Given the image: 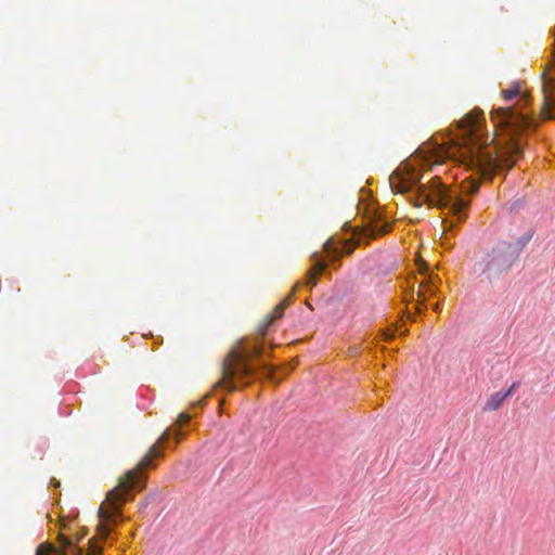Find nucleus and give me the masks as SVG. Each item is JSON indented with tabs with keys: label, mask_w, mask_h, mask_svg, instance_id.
<instances>
[{
	"label": "nucleus",
	"mask_w": 555,
	"mask_h": 555,
	"mask_svg": "<svg viewBox=\"0 0 555 555\" xmlns=\"http://www.w3.org/2000/svg\"><path fill=\"white\" fill-rule=\"evenodd\" d=\"M505 396L502 391H496L490 396L488 401L483 406V411H495L501 408L503 402L505 401Z\"/></svg>",
	"instance_id": "11"
},
{
	"label": "nucleus",
	"mask_w": 555,
	"mask_h": 555,
	"mask_svg": "<svg viewBox=\"0 0 555 555\" xmlns=\"http://www.w3.org/2000/svg\"><path fill=\"white\" fill-rule=\"evenodd\" d=\"M431 308H433V310H434L435 312H440V311H441V309H442V308H441V304H440V302H436V304H434Z\"/></svg>",
	"instance_id": "19"
},
{
	"label": "nucleus",
	"mask_w": 555,
	"mask_h": 555,
	"mask_svg": "<svg viewBox=\"0 0 555 555\" xmlns=\"http://www.w3.org/2000/svg\"><path fill=\"white\" fill-rule=\"evenodd\" d=\"M409 318L411 319V321H415V317L413 314H411L410 312H409Z\"/></svg>",
	"instance_id": "21"
},
{
	"label": "nucleus",
	"mask_w": 555,
	"mask_h": 555,
	"mask_svg": "<svg viewBox=\"0 0 555 555\" xmlns=\"http://www.w3.org/2000/svg\"><path fill=\"white\" fill-rule=\"evenodd\" d=\"M533 231L529 230L524 235L518 237L515 243H508V250L515 253V257L518 258L526 245L531 241Z\"/></svg>",
	"instance_id": "10"
},
{
	"label": "nucleus",
	"mask_w": 555,
	"mask_h": 555,
	"mask_svg": "<svg viewBox=\"0 0 555 555\" xmlns=\"http://www.w3.org/2000/svg\"><path fill=\"white\" fill-rule=\"evenodd\" d=\"M363 218L366 220L365 234L370 238L384 236L392 229V223L387 219L386 214L379 207H366L363 212Z\"/></svg>",
	"instance_id": "8"
},
{
	"label": "nucleus",
	"mask_w": 555,
	"mask_h": 555,
	"mask_svg": "<svg viewBox=\"0 0 555 555\" xmlns=\"http://www.w3.org/2000/svg\"><path fill=\"white\" fill-rule=\"evenodd\" d=\"M519 387V383L518 382H514L511 387L505 391L503 392V395L505 396V398H508L511 397L515 390Z\"/></svg>",
	"instance_id": "14"
},
{
	"label": "nucleus",
	"mask_w": 555,
	"mask_h": 555,
	"mask_svg": "<svg viewBox=\"0 0 555 555\" xmlns=\"http://www.w3.org/2000/svg\"><path fill=\"white\" fill-rule=\"evenodd\" d=\"M210 395H207L206 397H204L201 401L196 402L193 406H198V408H203L205 404H206V401L207 399L209 398Z\"/></svg>",
	"instance_id": "17"
},
{
	"label": "nucleus",
	"mask_w": 555,
	"mask_h": 555,
	"mask_svg": "<svg viewBox=\"0 0 555 555\" xmlns=\"http://www.w3.org/2000/svg\"><path fill=\"white\" fill-rule=\"evenodd\" d=\"M267 344L263 338L240 340L238 347L230 349L221 363V377L214 390L232 392L247 387L260 376L273 378L276 366L267 362Z\"/></svg>",
	"instance_id": "4"
},
{
	"label": "nucleus",
	"mask_w": 555,
	"mask_h": 555,
	"mask_svg": "<svg viewBox=\"0 0 555 555\" xmlns=\"http://www.w3.org/2000/svg\"><path fill=\"white\" fill-rule=\"evenodd\" d=\"M50 483L53 485L54 487H60V481L56 480L55 478H52Z\"/></svg>",
	"instance_id": "20"
},
{
	"label": "nucleus",
	"mask_w": 555,
	"mask_h": 555,
	"mask_svg": "<svg viewBox=\"0 0 555 555\" xmlns=\"http://www.w3.org/2000/svg\"><path fill=\"white\" fill-rule=\"evenodd\" d=\"M292 297H293V294H289L281 304H279L273 313L268 315L267 319H266V325L263 326V328H261V332H262V336L266 335V331L267 328L278 319L282 318L283 313H284V310L285 308L292 302Z\"/></svg>",
	"instance_id": "9"
},
{
	"label": "nucleus",
	"mask_w": 555,
	"mask_h": 555,
	"mask_svg": "<svg viewBox=\"0 0 555 555\" xmlns=\"http://www.w3.org/2000/svg\"><path fill=\"white\" fill-rule=\"evenodd\" d=\"M343 231L345 233H353V234L357 232L356 228L352 227V224L349 221L344 223Z\"/></svg>",
	"instance_id": "15"
},
{
	"label": "nucleus",
	"mask_w": 555,
	"mask_h": 555,
	"mask_svg": "<svg viewBox=\"0 0 555 555\" xmlns=\"http://www.w3.org/2000/svg\"><path fill=\"white\" fill-rule=\"evenodd\" d=\"M456 132L450 137V145L459 155L465 170L473 175L462 182L461 192L442 183L439 176H434L428 183H422V165L403 160L389 177L393 193L412 194L411 203L416 207L423 204L441 209L449 208L451 218L444 220V233L452 234L465 221L470 207L467 196L476 194L481 181H491L505 166L487 144L486 119L483 111L473 108L463 118L455 121Z\"/></svg>",
	"instance_id": "1"
},
{
	"label": "nucleus",
	"mask_w": 555,
	"mask_h": 555,
	"mask_svg": "<svg viewBox=\"0 0 555 555\" xmlns=\"http://www.w3.org/2000/svg\"><path fill=\"white\" fill-rule=\"evenodd\" d=\"M159 496V492L158 491H154V492H151L149 493L143 501H141L140 503V509H143V508H146L149 506V504L155 500H157Z\"/></svg>",
	"instance_id": "12"
},
{
	"label": "nucleus",
	"mask_w": 555,
	"mask_h": 555,
	"mask_svg": "<svg viewBox=\"0 0 555 555\" xmlns=\"http://www.w3.org/2000/svg\"><path fill=\"white\" fill-rule=\"evenodd\" d=\"M418 271L426 278L420 284V289L417 293L418 300L416 301L415 310L417 314H423L427 309L426 300L429 297L437 295L438 284L441 282V280L437 274L430 271L427 262L424 260H422L421 264L418 266Z\"/></svg>",
	"instance_id": "7"
},
{
	"label": "nucleus",
	"mask_w": 555,
	"mask_h": 555,
	"mask_svg": "<svg viewBox=\"0 0 555 555\" xmlns=\"http://www.w3.org/2000/svg\"><path fill=\"white\" fill-rule=\"evenodd\" d=\"M397 335L396 331L385 330L383 332V339L386 341H391Z\"/></svg>",
	"instance_id": "13"
},
{
	"label": "nucleus",
	"mask_w": 555,
	"mask_h": 555,
	"mask_svg": "<svg viewBox=\"0 0 555 555\" xmlns=\"http://www.w3.org/2000/svg\"><path fill=\"white\" fill-rule=\"evenodd\" d=\"M354 248L356 243L352 237L346 238L339 235L330 237L323 244L322 251H315L311 255V268L308 270L305 281H299L295 284L293 292H296L302 286L310 288L315 286L319 275L326 274L328 268H339L341 259L350 256L354 251Z\"/></svg>",
	"instance_id": "5"
},
{
	"label": "nucleus",
	"mask_w": 555,
	"mask_h": 555,
	"mask_svg": "<svg viewBox=\"0 0 555 555\" xmlns=\"http://www.w3.org/2000/svg\"><path fill=\"white\" fill-rule=\"evenodd\" d=\"M404 300L406 304L414 301L413 288L411 289V292L409 294H406V296L404 297Z\"/></svg>",
	"instance_id": "16"
},
{
	"label": "nucleus",
	"mask_w": 555,
	"mask_h": 555,
	"mask_svg": "<svg viewBox=\"0 0 555 555\" xmlns=\"http://www.w3.org/2000/svg\"><path fill=\"white\" fill-rule=\"evenodd\" d=\"M189 413H181L176 423L168 427L157 441L149 449L146 454L132 469L128 470L119 480V485L108 491L98 512L100 522L96 526V534L89 540L88 552L78 545L88 530L83 529L75 539L64 533H59V546L42 543L37 547L36 555H103V543L108 540L114 525L121 519V506L125 501L133 500L134 492L142 491L147 482L149 472L157 466L156 460L164 455L163 448L178 444L185 436L183 429L191 422Z\"/></svg>",
	"instance_id": "2"
},
{
	"label": "nucleus",
	"mask_w": 555,
	"mask_h": 555,
	"mask_svg": "<svg viewBox=\"0 0 555 555\" xmlns=\"http://www.w3.org/2000/svg\"><path fill=\"white\" fill-rule=\"evenodd\" d=\"M551 34L554 42L547 70L555 74V26ZM542 79L543 105L540 115L533 111L532 98L529 92L521 91L519 81L502 91L505 101L517 99L516 102L506 107H493L490 112V119L501 141L500 153L506 156L507 162L522 155L528 137L535 133L544 120H555V76L544 72Z\"/></svg>",
	"instance_id": "3"
},
{
	"label": "nucleus",
	"mask_w": 555,
	"mask_h": 555,
	"mask_svg": "<svg viewBox=\"0 0 555 555\" xmlns=\"http://www.w3.org/2000/svg\"><path fill=\"white\" fill-rule=\"evenodd\" d=\"M442 240V246L446 247V248H451V244L448 242V236L446 235V237H441Z\"/></svg>",
	"instance_id": "18"
},
{
	"label": "nucleus",
	"mask_w": 555,
	"mask_h": 555,
	"mask_svg": "<svg viewBox=\"0 0 555 555\" xmlns=\"http://www.w3.org/2000/svg\"><path fill=\"white\" fill-rule=\"evenodd\" d=\"M508 248V243L502 242L493 247L488 255V261L482 272L489 281L496 280L502 274L507 273L517 260L515 253H511Z\"/></svg>",
	"instance_id": "6"
}]
</instances>
